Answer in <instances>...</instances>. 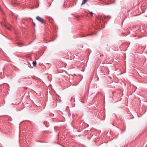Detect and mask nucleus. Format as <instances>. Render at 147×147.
<instances>
[{
  "label": "nucleus",
  "instance_id": "nucleus-1",
  "mask_svg": "<svg viewBox=\"0 0 147 147\" xmlns=\"http://www.w3.org/2000/svg\"><path fill=\"white\" fill-rule=\"evenodd\" d=\"M36 19L40 23L44 24L45 23V22L44 20L42 18L39 16H37L36 17Z\"/></svg>",
  "mask_w": 147,
  "mask_h": 147
},
{
  "label": "nucleus",
  "instance_id": "nucleus-2",
  "mask_svg": "<svg viewBox=\"0 0 147 147\" xmlns=\"http://www.w3.org/2000/svg\"><path fill=\"white\" fill-rule=\"evenodd\" d=\"M88 0H82V2L81 4V5H83L85 4L87 1Z\"/></svg>",
  "mask_w": 147,
  "mask_h": 147
},
{
  "label": "nucleus",
  "instance_id": "nucleus-3",
  "mask_svg": "<svg viewBox=\"0 0 147 147\" xmlns=\"http://www.w3.org/2000/svg\"><path fill=\"white\" fill-rule=\"evenodd\" d=\"M36 61H33V64L34 65V66H35L36 65Z\"/></svg>",
  "mask_w": 147,
  "mask_h": 147
},
{
  "label": "nucleus",
  "instance_id": "nucleus-4",
  "mask_svg": "<svg viewBox=\"0 0 147 147\" xmlns=\"http://www.w3.org/2000/svg\"><path fill=\"white\" fill-rule=\"evenodd\" d=\"M18 46L19 47H21L22 46H23V45L22 43L20 42H19L18 43Z\"/></svg>",
  "mask_w": 147,
  "mask_h": 147
},
{
  "label": "nucleus",
  "instance_id": "nucleus-5",
  "mask_svg": "<svg viewBox=\"0 0 147 147\" xmlns=\"http://www.w3.org/2000/svg\"><path fill=\"white\" fill-rule=\"evenodd\" d=\"M109 17V16H105V18H107L108 17Z\"/></svg>",
  "mask_w": 147,
  "mask_h": 147
},
{
  "label": "nucleus",
  "instance_id": "nucleus-6",
  "mask_svg": "<svg viewBox=\"0 0 147 147\" xmlns=\"http://www.w3.org/2000/svg\"><path fill=\"white\" fill-rule=\"evenodd\" d=\"M90 13L91 14L92 16L93 14V13L92 12H91Z\"/></svg>",
  "mask_w": 147,
  "mask_h": 147
},
{
  "label": "nucleus",
  "instance_id": "nucleus-7",
  "mask_svg": "<svg viewBox=\"0 0 147 147\" xmlns=\"http://www.w3.org/2000/svg\"><path fill=\"white\" fill-rule=\"evenodd\" d=\"M45 123H46V124H47V122H44V123H45Z\"/></svg>",
  "mask_w": 147,
  "mask_h": 147
},
{
  "label": "nucleus",
  "instance_id": "nucleus-8",
  "mask_svg": "<svg viewBox=\"0 0 147 147\" xmlns=\"http://www.w3.org/2000/svg\"><path fill=\"white\" fill-rule=\"evenodd\" d=\"M46 127H48V125H46Z\"/></svg>",
  "mask_w": 147,
  "mask_h": 147
},
{
  "label": "nucleus",
  "instance_id": "nucleus-9",
  "mask_svg": "<svg viewBox=\"0 0 147 147\" xmlns=\"http://www.w3.org/2000/svg\"><path fill=\"white\" fill-rule=\"evenodd\" d=\"M78 136H80V135H78Z\"/></svg>",
  "mask_w": 147,
  "mask_h": 147
}]
</instances>
